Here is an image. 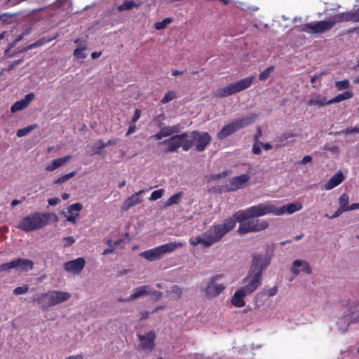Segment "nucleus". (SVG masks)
Segmentation results:
<instances>
[{"label":"nucleus","instance_id":"f257e3e1","mask_svg":"<svg viewBox=\"0 0 359 359\" xmlns=\"http://www.w3.org/2000/svg\"><path fill=\"white\" fill-rule=\"evenodd\" d=\"M270 213L275 215V206L264 203H259L248 208L245 210L236 212L234 216L240 223L238 232L240 234H246L266 229L269 226L268 222L255 218Z\"/></svg>","mask_w":359,"mask_h":359},{"label":"nucleus","instance_id":"f03ea898","mask_svg":"<svg viewBox=\"0 0 359 359\" xmlns=\"http://www.w3.org/2000/svg\"><path fill=\"white\" fill-rule=\"evenodd\" d=\"M271 259L261 254H256L248 276L243 279L244 286L241 287L248 294L252 293L260 285L263 270L270 264Z\"/></svg>","mask_w":359,"mask_h":359},{"label":"nucleus","instance_id":"7ed1b4c3","mask_svg":"<svg viewBox=\"0 0 359 359\" xmlns=\"http://www.w3.org/2000/svg\"><path fill=\"white\" fill-rule=\"evenodd\" d=\"M53 218L54 221L57 220V215L50 212H34L25 217L19 223L18 228L26 232H30L36 229H41L47 225Z\"/></svg>","mask_w":359,"mask_h":359},{"label":"nucleus","instance_id":"20e7f679","mask_svg":"<svg viewBox=\"0 0 359 359\" xmlns=\"http://www.w3.org/2000/svg\"><path fill=\"white\" fill-rule=\"evenodd\" d=\"M184 133L187 135L184 137V151H187L191 147H194L196 151L201 152L205 149L206 147L211 142V137L207 132L194 130L189 133L185 132Z\"/></svg>","mask_w":359,"mask_h":359},{"label":"nucleus","instance_id":"39448f33","mask_svg":"<svg viewBox=\"0 0 359 359\" xmlns=\"http://www.w3.org/2000/svg\"><path fill=\"white\" fill-rule=\"evenodd\" d=\"M257 118V115L255 114L247 117L236 118L230 123L224 126L221 130L217 133V138L220 140H224L238 130L252 124Z\"/></svg>","mask_w":359,"mask_h":359},{"label":"nucleus","instance_id":"423d86ee","mask_svg":"<svg viewBox=\"0 0 359 359\" xmlns=\"http://www.w3.org/2000/svg\"><path fill=\"white\" fill-rule=\"evenodd\" d=\"M184 246L182 242H170L152 249L145 250L140 255L149 262H154L162 259L165 255L173 252L176 249Z\"/></svg>","mask_w":359,"mask_h":359},{"label":"nucleus","instance_id":"0eeeda50","mask_svg":"<svg viewBox=\"0 0 359 359\" xmlns=\"http://www.w3.org/2000/svg\"><path fill=\"white\" fill-rule=\"evenodd\" d=\"M34 262L28 259L17 258L10 262L0 265V271H10L12 269L28 271L33 269Z\"/></svg>","mask_w":359,"mask_h":359},{"label":"nucleus","instance_id":"6e6552de","mask_svg":"<svg viewBox=\"0 0 359 359\" xmlns=\"http://www.w3.org/2000/svg\"><path fill=\"white\" fill-rule=\"evenodd\" d=\"M222 278V274H217L210 279L206 287L204 288V292L207 297H215L225 290V285L220 282Z\"/></svg>","mask_w":359,"mask_h":359},{"label":"nucleus","instance_id":"1a4fd4ad","mask_svg":"<svg viewBox=\"0 0 359 359\" xmlns=\"http://www.w3.org/2000/svg\"><path fill=\"white\" fill-rule=\"evenodd\" d=\"M334 26V22L330 19L304 24L300 30L310 34H320L331 29Z\"/></svg>","mask_w":359,"mask_h":359},{"label":"nucleus","instance_id":"9d476101","mask_svg":"<svg viewBox=\"0 0 359 359\" xmlns=\"http://www.w3.org/2000/svg\"><path fill=\"white\" fill-rule=\"evenodd\" d=\"M187 136L186 133H182V134H176L175 135H172L170 138L163 140L161 144H165L167 146V147L165 149L164 152L165 153H171L177 151V149L180 147L182 148V150L184 151V147L185 144V139L184 137Z\"/></svg>","mask_w":359,"mask_h":359},{"label":"nucleus","instance_id":"9b49d317","mask_svg":"<svg viewBox=\"0 0 359 359\" xmlns=\"http://www.w3.org/2000/svg\"><path fill=\"white\" fill-rule=\"evenodd\" d=\"M219 224L213 225L210 226L204 233L203 236H205L206 244L208 245H212L213 244L219 242L224 236V233L220 228Z\"/></svg>","mask_w":359,"mask_h":359},{"label":"nucleus","instance_id":"f8f14e48","mask_svg":"<svg viewBox=\"0 0 359 359\" xmlns=\"http://www.w3.org/2000/svg\"><path fill=\"white\" fill-rule=\"evenodd\" d=\"M248 174H243L237 177H232L229 180L228 191H234L245 187L250 180Z\"/></svg>","mask_w":359,"mask_h":359},{"label":"nucleus","instance_id":"ddd939ff","mask_svg":"<svg viewBox=\"0 0 359 359\" xmlns=\"http://www.w3.org/2000/svg\"><path fill=\"white\" fill-rule=\"evenodd\" d=\"M86 260L83 257L67 262L64 264V270L74 274H79L84 268Z\"/></svg>","mask_w":359,"mask_h":359},{"label":"nucleus","instance_id":"4468645a","mask_svg":"<svg viewBox=\"0 0 359 359\" xmlns=\"http://www.w3.org/2000/svg\"><path fill=\"white\" fill-rule=\"evenodd\" d=\"M140 341V346L147 351H151L155 346V339L156 334L154 331L151 330L146 333L145 334H138L137 335Z\"/></svg>","mask_w":359,"mask_h":359},{"label":"nucleus","instance_id":"2eb2a0df","mask_svg":"<svg viewBox=\"0 0 359 359\" xmlns=\"http://www.w3.org/2000/svg\"><path fill=\"white\" fill-rule=\"evenodd\" d=\"M32 300L34 302H36L41 309L43 311H47L50 307H52L49 291L45 293L34 295Z\"/></svg>","mask_w":359,"mask_h":359},{"label":"nucleus","instance_id":"dca6fc26","mask_svg":"<svg viewBox=\"0 0 359 359\" xmlns=\"http://www.w3.org/2000/svg\"><path fill=\"white\" fill-rule=\"evenodd\" d=\"M144 192V190H140L131 196L127 198L123 203L121 210V211H127L130 208L135 206L142 203V199L140 198V196Z\"/></svg>","mask_w":359,"mask_h":359},{"label":"nucleus","instance_id":"f3484780","mask_svg":"<svg viewBox=\"0 0 359 359\" xmlns=\"http://www.w3.org/2000/svg\"><path fill=\"white\" fill-rule=\"evenodd\" d=\"M50 297L52 306L68 300L71 297L70 293L59 290H50Z\"/></svg>","mask_w":359,"mask_h":359},{"label":"nucleus","instance_id":"a211bd4d","mask_svg":"<svg viewBox=\"0 0 359 359\" xmlns=\"http://www.w3.org/2000/svg\"><path fill=\"white\" fill-rule=\"evenodd\" d=\"M345 180V176L341 170H338L331 178L324 184V189L331 190L339 185Z\"/></svg>","mask_w":359,"mask_h":359},{"label":"nucleus","instance_id":"6ab92c4d","mask_svg":"<svg viewBox=\"0 0 359 359\" xmlns=\"http://www.w3.org/2000/svg\"><path fill=\"white\" fill-rule=\"evenodd\" d=\"M149 289V287L148 285H142L138 287L135 289V292L129 297L126 299L118 298V301L119 302L134 301L142 296L150 294L151 292Z\"/></svg>","mask_w":359,"mask_h":359},{"label":"nucleus","instance_id":"aec40b11","mask_svg":"<svg viewBox=\"0 0 359 359\" xmlns=\"http://www.w3.org/2000/svg\"><path fill=\"white\" fill-rule=\"evenodd\" d=\"M34 95L32 93L27 94L24 99L17 101L11 106V112L15 113L23 110L29 104L30 102L34 99Z\"/></svg>","mask_w":359,"mask_h":359},{"label":"nucleus","instance_id":"412c9836","mask_svg":"<svg viewBox=\"0 0 359 359\" xmlns=\"http://www.w3.org/2000/svg\"><path fill=\"white\" fill-rule=\"evenodd\" d=\"M300 271L307 274L312 272L309 262L297 259L293 262L292 272L294 275H298Z\"/></svg>","mask_w":359,"mask_h":359},{"label":"nucleus","instance_id":"4be33fe9","mask_svg":"<svg viewBox=\"0 0 359 359\" xmlns=\"http://www.w3.org/2000/svg\"><path fill=\"white\" fill-rule=\"evenodd\" d=\"M255 79V76H250L248 77L241 79L235 83H232L233 88L235 93L244 90L248 88L252 83Z\"/></svg>","mask_w":359,"mask_h":359},{"label":"nucleus","instance_id":"5701e85b","mask_svg":"<svg viewBox=\"0 0 359 359\" xmlns=\"http://www.w3.org/2000/svg\"><path fill=\"white\" fill-rule=\"evenodd\" d=\"M255 79V76H250L248 77L241 79L235 83H232L233 88L235 93L244 90L248 88L252 83Z\"/></svg>","mask_w":359,"mask_h":359},{"label":"nucleus","instance_id":"b1692460","mask_svg":"<svg viewBox=\"0 0 359 359\" xmlns=\"http://www.w3.org/2000/svg\"><path fill=\"white\" fill-rule=\"evenodd\" d=\"M302 208L300 203H290L281 208L275 207V215H281L285 213L292 214Z\"/></svg>","mask_w":359,"mask_h":359},{"label":"nucleus","instance_id":"393cba45","mask_svg":"<svg viewBox=\"0 0 359 359\" xmlns=\"http://www.w3.org/2000/svg\"><path fill=\"white\" fill-rule=\"evenodd\" d=\"M77 48L74 50L73 55L77 59H84L86 57L85 50L87 49V43L85 40L77 39L74 41Z\"/></svg>","mask_w":359,"mask_h":359},{"label":"nucleus","instance_id":"a878e982","mask_svg":"<svg viewBox=\"0 0 359 359\" xmlns=\"http://www.w3.org/2000/svg\"><path fill=\"white\" fill-rule=\"evenodd\" d=\"M248 294L245 293V292L241 288L236 290L234 294L233 295L231 302V304L236 307H242L245 306V302L243 298Z\"/></svg>","mask_w":359,"mask_h":359},{"label":"nucleus","instance_id":"bb28decb","mask_svg":"<svg viewBox=\"0 0 359 359\" xmlns=\"http://www.w3.org/2000/svg\"><path fill=\"white\" fill-rule=\"evenodd\" d=\"M236 222H238L237 218L234 216L233 214L232 217L226 219L224 222L222 224H219V226H221V229L226 235L228 232L234 229Z\"/></svg>","mask_w":359,"mask_h":359},{"label":"nucleus","instance_id":"cd10ccee","mask_svg":"<svg viewBox=\"0 0 359 359\" xmlns=\"http://www.w3.org/2000/svg\"><path fill=\"white\" fill-rule=\"evenodd\" d=\"M71 158V156H65L62 158L54 159L50 164L47 165L46 170L48 171H53L57 168L65 165Z\"/></svg>","mask_w":359,"mask_h":359},{"label":"nucleus","instance_id":"c85d7f7f","mask_svg":"<svg viewBox=\"0 0 359 359\" xmlns=\"http://www.w3.org/2000/svg\"><path fill=\"white\" fill-rule=\"evenodd\" d=\"M58 36V34H55L54 36L53 37H46V36H43L42 38H40L39 39H38L36 41H35L34 43H32V44H29L26 48L25 50H31V49H33V48H35L36 47H39V46H43L49 42H50L51 41L55 39Z\"/></svg>","mask_w":359,"mask_h":359},{"label":"nucleus","instance_id":"c756f323","mask_svg":"<svg viewBox=\"0 0 359 359\" xmlns=\"http://www.w3.org/2000/svg\"><path fill=\"white\" fill-rule=\"evenodd\" d=\"M141 5V1L135 2L133 0H127L124 1L122 4L118 6V11L120 12L130 11L133 8H139Z\"/></svg>","mask_w":359,"mask_h":359},{"label":"nucleus","instance_id":"7c9ffc66","mask_svg":"<svg viewBox=\"0 0 359 359\" xmlns=\"http://www.w3.org/2000/svg\"><path fill=\"white\" fill-rule=\"evenodd\" d=\"M215 96L218 97H226L235 94L233 85L230 83L227 86L217 89L215 93Z\"/></svg>","mask_w":359,"mask_h":359},{"label":"nucleus","instance_id":"2f4dec72","mask_svg":"<svg viewBox=\"0 0 359 359\" xmlns=\"http://www.w3.org/2000/svg\"><path fill=\"white\" fill-rule=\"evenodd\" d=\"M309 105L313 106H318V107H323L325 105L331 104V103H329V100H327V97L323 95H318L313 99H311L308 102Z\"/></svg>","mask_w":359,"mask_h":359},{"label":"nucleus","instance_id":"473e14b6","mask_svg":"<svg viewBox=\"0 0 359 359\" xmlns=\"http://www.w3.org/2000/svg\"><path fill=\"white\" fill-rule=\"evenodd\" d=\"M180 130H181L180 124H177V125H175L172 126L163 127L161 129V131L162 132L163 135L165 137L170 136L175 133H180Z\"/></svg>","mask_w":359,"mask_h":359},{"label":"nucleus","instance_id":"72a5a7b5","mask_svg":"<svg viewBox=\"0 0 359 359\" xmlns=\"http://www.w3.org/2000/svg\"><path fill=\"white\" fill-rule=\"evenodd\" d=\"M353 96V93L351 90H346L341 94L337 95L334 98L329 100V103H337L343 100H348Z\"/></svg>","mask_w":359,"mask_h":359},{"label":"nucleus","instance_id":"f704fd0d","mask_svg":"<svg viewBox=\"0 0 359 359\" xmlns=\"http://www.w3.org/2000/svg\"><path fill=\"white\" fill-rule=\"evenodd\" d=\"M17 16V13H4L0 15V21L4 25L11 24L13 18Z\"/></svg>","mask_w":359,"mask_h":359},{"label":"nucleus","instance_id":"c9c22d12","mask_svg":"<svg viewBox=\"0 0 359 359\" xmlns=\"http://www.w3.org/2000/svg\"><path fill=\"white\" fill-rule=\"evenodd\" d=\"M206 242L208 241L206 240L205 236H196V237H191L189 238V243L191 245L196 246L198 244H203L205 247L209 248L210 245H208L206 244Z\"/></svg>","mask_w":359,"mask_h":359},{"label":"nucleus","instance_id":"e433bc0d","mask_svg":"<svg viewBox=\"0 0 359 359\" xmlns=\"http://www.w3.org/2000/svg\"><path fill=\"white\" fill-rule=\"evenodd\" d=\"M331 20L334 22V25L339 22H349L347 11L335 15Z\"/></svg>","mask_w":359,"mask_h":359},{"label":"nucleus","instance_id":"4c0bfd02","mask_svg":"<svg viewBox=\"0 0 359 359\" xmlns=\"http://www.w3.org/2000/svg\"><path fill=\"white\" fill-rule=\"evenodd\" d=\"M339 207L342 209H347L348 211L349 205V196L347 194H341L339 198Z\"/></svg>","mask_w":359,"mask_h":359},{"label":"nucleus","instance_id":"58836bf2","mask_svg":"<svg viewBox=\"0 0 359 359\" xmlns=\"http://www.w3.org/2000/svg\"><path fill=\"white\" fill-rule=\"evenodd\" d=\"M76 172L75 170H74V171H72L66 175H64L58 177L55 180H54L53 184H62L65 182H67L69 179L73 177L76 175Z\"/></svg>","mask_w":359,"mask_h":359},{"label":"nucleus","instance_id":"ea45409f","mask_svg":"<svg viewBox=\"0 0 359 359\" xmlns=\"http://www.w3.org/2000/svg\"><path fill=\"white\" fill-rule=\"evenodd\" d=\"M182 193L178 192L170 196L165 202V206H170L172 205L177 204L182 198Z\"/></svg>","mask_w":359,"mask_h":359},{"label":"nucleus","instance_id":"a19ab883","mask_svg":"<svg viewBox=\"0 0 359 359\" xmlns=\"http://www.w3.org/2000/svg\"><path fill=\"white\" fill-rule=\"evenodd\" d=\"M172 19L170 18H164L162 21L157 22L154 24V27L157 30H161L166 27V26L171 23Z\"/></svg>","mask_w":359,"mask_h":359},{"label":"nucleus","instance_id":"79ce46f5","mask_svg":"<svg viewBox=\"0 0 359 359\" xmlns=\"http://www.w3.org/2000/svg\"><path fill=\"white\" fill-rule=\"evenodd\" d=\"M83 205L80 203H76L71 205L67 210L69 215H74L75 212L79 213L82 210Z\"/></svg>","mask_w":359,"mask_h":359},{"label":"nucleus","instance_id":"37998d69","mask_svg":"<svg viewBox=\"0 0 359 359\" xmlns=\"http://www.w3.org/2000/svg\"><path fill=\"white\" fill-rule=\"evenodd\" d=\"M273 141L276 143L277 147H282L287 143V138L285 133H284L279 136L276 137Z\"/></svg>","mask_w":359,"mask_h":359},{"label":"nucleus","instance_id":"c03bdc74","mask_svg":"<svg viewBox=\"0 0 359 359\" xmlns=\"http://www.w3.org/2000/svg\"><path fill=\"white\" fill-rule=\"evenodd\" d=\"M175 98H176L175 93L172 90H168L163 97L161 99V102L163 104L173 100Z\"/></svg>","mask_w":359,"mask_h":359},{"label":"nucleus","instance_id":"a18cd8bd","mask_svg":"<svg viewBox=\"0 0 359 359\" xmlns=\"http://www.w3.org/2000/svg\"><path fill=\"white\" fill-rule=\"evenodd\" d=\"M274 68L275 67L273 65L268 67L266 69H264L259 74V79L260 81L266 80L269 77L271 72L273 71Z\"/></svg>","mask_w":359,"mask_h":359},{"label":"nucleus","instance_id":"49530a36","mask_svg":"<svg viewBox=\"0 0 359 359\" xmlns=\"http://www.w3.org/2000/svg\"><path fill=\"white\" fill-rule=\"evenodd\" d=\"M36 128V125H31L26 128L19 129L17 131V136L19 137H23L30 133L32 130H34Z\"/></svg>","mask_w":359,"mask_h":359},{"label":"nucleus","instance_id":"de8ad7c7","mask_svg":"<svg viewBox=\"0 0 359 359\" xmlns=\"http://www.w3.org/2000/svg\"><path fill=\"white\" fill-rule=\"evenodd\" d=\"M349 21L359 22V8L357 10L347 11Z\"/></svg>","mask_w":359,"mask_h":359},{"label":"nucleus","instance_id":"09e8293b","mask_svg":"<svg viewBox=\"0 0 359 359\" xmlns=\"http://www.w3.org/2000/svg\"><path fill=\"white\" fill-rule=\"evenodd\" d=\"M349 87H350V83L348 79H344L343 81H339L335 82V88L338 90L347 89Z\"/></svg>","mask_w":359,"mask_h":359},{"label":"nucleus","instance_id":"8fccbe9b","mask_svg":"<svg viewBox=\"0 0 359 359\" xmlns=\"http://www.w3.org/2000/svg\"><path fill=\"white\" fill-rule=\"evenodd\" d=\"M163 193H164V190L162 189L155 190L151 193L149 199L150 201H156L158 198H161L162 197Z\"/></svg>","mask_w":359,"mask_h":359},{"label":"nucleus","instance_id":"3c124183","mask_svg":"<svg viewBox=\"0 0 359 359\" xmlns=\"http://www.w3.org/2000/svg\"><path fill=\"white\" fill-rule=\"evenodd\" d=\"M29 287L28 285H25L20 287H17L13 290V294L15 295H20L22 294H25L28 292Z\"/></svg>","mask_w":359,"mask_h":359},{"label":"nucleus","instance_id":"603ef678","mask_svg":"<svg viewBox=\"0 0 359 359\" xmlns=\"http://www.w3.org/2000/svg\"><path fill=\"white\" fill-rule=\"evenodd\" d=\"M262 144V142L261 141H259V140L255 141V143L253 144V146L252 148V151L253 152V154H255L256 155H259L261 154Z\"/></svg>","mask_w":359,"mask_h":359},{"label":"nucleus","instance_id":"864d4df0","mask_svg":"<svg viewBox=\"0 0 359 359\" xmlns=\"http://www.w3.org/2000/svg\"><path fill=\"white\" fill-rule=\"evenodd\" d=\"M107 147L105 145V142H104L102 140H99L95 144V154H100L101 150L104 148Z\"/></svg>","mask_w":359,"mask_h":359},{"label":"nucleus","instance_id":"5fc2aeb1","mask_svg":"<svg viewBox=\"0 0 359 359\" xmlns=\"http://www.w3.org/2000/svg\"><path fill=\"white\" fill-rule=\"evenodd\" d=\"M325 74V72H323L320 74H315L313 76H311V82L313 84V88H318L320 86V84L318 86L316 85L315 84L316 81Z\"/></svg>","mask_w":359,"mask_h":359},{"label":"nucleus","instance_id":"6e6d98bb","mask_svg":"<svg viewBox=\"0 0 359 359\" xmlns=\"http://www.w3.org/2000/svg\"><path fill=\"white\" fill-rule=\"evenodd\" d=\"M63 241H64L63 246H64V248H66L68 246H71L72 244H74L75 242V239L74 238L73 236H67L63 238Z\"/></svg>","mask_w":359,"mask_h":359},{"label":"nucleus","instance_id":"4d7b16f0","mask_svg":"<svg viewBox=\"0 0 359 359\" xmlns=\"http://www.w3.org/2000/svg\"><path fill=\"white\" fill-rule=\"evenodd\" d=\"M142 111L140 109H136L134 111V114L131 118L132 123H135L141 116Z\"/></svg>","mask_w":359,"mask_h":359},{"label":"nucleus","instance_id":"13d9d810","mask_svg":"<svg viewBox=\"0 0 359 359\" xmlns=\"http://www.w3.org/2000/svg\"><path fill=\"white\" fill-rule=\"evenodd\" d=\"M344 212H347V209H342L341 208H339L332 215V216H329V217L330 219H334V218H336V217H338L339 216H340ZM325 217H328V215H325Z\"/></svg>","mask_w":359,"mask_h":359},{"label":"nucleus","instance_id":"bf43d9fd","mask_svg":"<svg viewBox=\"0 0 359 359\" xmlns=\"http://www.w3.org/2000/svg\"><path fill=\"white\" fill-rule=\"evenodd\" d=\"M227 175H228V170H224V171L222 172L221 173L212 175L210 178L212 180H217L220 178L225 177Z\"/></svg>","mask_w":359,"mask_h":359},{"label":"nucleus","instance_id":"052dcab7","mask_svg":"<svg viewBox=\"0 0 359 359\" xmlns=\"http://www.w3.org/2000/svg\"><path fill=\"white\" fill-rule=\"evenodd\" d=\"M342 133L344 134H352V133H359V126L358 127L347 128L346 129H344L342 131Z\"/></svg>","mask_w":359,"mask_h":359},{"label":"nucleus","instance_id":"680f3d73","mask_svg":"<svg viewBox=\"0 0 359 359\" xmlns=\"http://www.w3.org/2000/svg\"><path fill=\"white\" fill-rule=\"evenodd\" d=\"M171 292L175 294L177 298H180L182 296V290L177 285H174L171 288Z\"/></svg>","mask_w":359,"mask_h":359},{"label":"nucleus","instance_id":"e2e57ef3","mask_svg":"<svg viewBox=\"0 0 359 359\" xmlns=\"http://www.w3.org/2000/svg\"><path fill=\"white\" fill-rule=\"evenodd\" d=\"M111 240L107 241V244L109 245V247L105 250H104L102 255H106L109 253H112L114 250V248H113V245H111Z\"/></svg>","mask_w":359,"mask_h":359},{"label":"nucleus","instance_id":"0e129e2a","mask_svg":"<svg viewBox=\"0 0 359 359\" xmlns=\"http://www.w3.org/2000/svg\"><path fill=\"white\" fill-rule=\"evenodd\" d=\"M79 216V213L75 212L74 215H67V220L73 224L76 223V218Z\"/></svg>","mask_w":359,"mask_h":359},{"label":"nucleus","instance_id":"69168bd1","mask_svg":"<svg viewBox=\"0 0 359 359\" xmlns=\"http://www.w3.org/2000/svg\"><path fill=\"white\" fill-rule=\"evenodd\" d=\"M135 130H136V126H135V123H132V124L129 126V128H128V131H127V133H126V136H128V135H130L133 134V133H135Z\"/></svg>","mask_w":359,"mask_h":359},{"label":"nucleus","instance_id":"338daca9","mask_svg":"<svg viewBox=\"0 0 359 359\" xmlns=\"http://www.w3.org/2000/svg\"><path fill=\"white\" fill-rule=\"evenodd\" d=\"M60 202V199L57 197L51 198L48 200L50 205H56Z\"/></svg>","mask_w":359,"mask_h":359},{"label":"nucleus","instance_id":"774afa93","mask_svg":"<svg viewBox=\"0 0 359 359\" xmlns=\"http://www.w3.org/2000/svg\"><path fill=\"white\" fill-rule=\"evenodd\" d=\"M285 133V135L287 136V140L289 138H291V137H297V136H299L300 135L299 133H294V131L286 132Z\"/></svg>","mask_w":359,"mask_h":359}]
</instances>
